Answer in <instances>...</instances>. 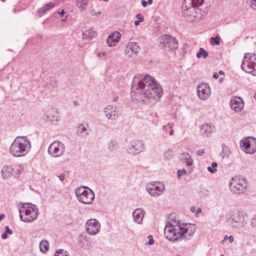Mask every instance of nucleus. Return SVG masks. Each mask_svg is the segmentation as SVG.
Listing matches in <instances>:
<instances>
[{
    "mask_svg": "<svg viewBox=\"0 0 256 256\" xmlns=\"http://www.w3.org/2000/svg\"><path fill=\"white\" fill-rule=\"evenodd\" d=\"M163 90L154 78L149 74H136L132 84L131 96L138 102L154 104L160 100Z\"/></svg>",
    "mask_w": 256,
    "mask_h": 256,
    "instance_id": "nucleus-1",
    "label": "nucleus"
},
{
    "mask_svg": "<svg viewBox=\"0 0 256 256\" xmlns=\"http://www.w3.org/2000/svg\"><path fill=\"white\" fill-rule=\"evenodd\" d=\"M204 3V0H184L182 12L185 18L190 22L199 21L204 13L200 8Z\"/></svg>",
    "mask_w": 256,
    "mask_h": 256,
    "instance_id": "nucleus-2",
    "label": "nucleus"
},
{
    "mask_svg": "<svg viewBox=\"0 0 256 256\" xmlns=\"http://www.w3.org/2000/svg\"><path fill=\"white\" fill-rule=\"evenodd\" d=\"M31 148V143L26 136H17L12 143L10 154L14 157L20 158L26 156Z\"/></svg>",
    "mask_w": 256,
    "mask_h": 256,
    "instance_id": "nucleus-3",
    "label": "nucleus"
},
{
    "mask_svg": "<svg viewBox=\"0 0 256 256\" xmlns=\"http://www.w3.org/2000/svg\"><path fill=\"white\" fill-rule=\"evenodd\" d=\"M19 213L20 220L26 223L33 222L39 214L37 206L29 203L22 204V207L19 209Z\"/></svg>",
    "mask_w": 256,
    "mask_h": 256,
    "instance_id": "nucleus-4",
    "label": "nucleus"
},
{
    "mask_svg": "<svg viewBox=\"0 0 256 256\" xmlns=\"http://www.w3.org/2000/svg\"><path fill=\"white\" fill-rule=\"evenodd\" d=\"M164 231V236L168 240L173 242H176L178 240H181L178 221L171 220L168 222L165 226Z\"/></svg>",
    "mask_w": 256,
    "mask_h": 256,
    "instance_id": "nucleus-5",
    "label": "nucleus"
},
{
    "mask_svg": "<svg viewBox=\"0 0 256 256\" xmlns=\"http://www.w3.org/2000/svg\"><path fill=\"white\" fill-rule=\"evenodd\" d=\"M75 194L78 200L86 204H92L94 198V194L92 190L86 186H80L75 190Z\"/></svg>",
    "mask_w": 256,
    "mask_h": 256,
    "instance_id": "nucleus-6",
    "label": "nucleus"
},
{
    "mask_svg": "<svg viewBox=\"0 0 256 256\" xmlns=\"http://www.w3.org/2000/svg\"><path fill=\"white\" fill-rule=\"evenodd\" d=\"M240 67L246 72L256 76V54L246 53Z\"/></svg>",
    "mask_w": 256,
    "mask_h": 256,
    "instance_id": "nucleus-7",
    "label": "nucleus"
},
{
    "mask_svg": "<svg viewBox=\"0 0 256 256\" xmlns=\"http://www.w3.org/2000/svg\"><path fill=\"white\" fill-rule=\"evenodd\" d=\"M247 182L245 178L238 176L232 178L229 183L230 191L235 194H241L246 191Z\"/></svg>",
    "mask_w": 256,
    "mask_h": 256,
    "instance_id": "nucleus-8",
    "label": "nucleus"
},
{
    "mask_svg": "<svg viewBox=\"0 0 256 256\" xmlns=\"http://www.w3.org/2000/svg\"><path fill=\"white\" fill-rule=\"evenodd\" d=\"M178 222L181 240L183 239L189 240L194 235L196 230L194 224L190 223H183Z\"/></svg>",
    "mask_w": 256,
    "mask_h": 256,
    "instance_id": "nucleus-9",
    "label": "nucleus"
},
{
    "mask_svg": "<svg viewBox=\"0 0 256 256\" xmlns=\"http://www.w3.org/2000/svg\"><path fill=\"white\" fill-rule=\"evenodd\" d=\"M160 46L168 50H174L178 48V42L175 38L164 34L159 38Z\"/></svg>",
    "mask_w": 256,
    "mask_h": 256,
    "instance_id": "nucleus-10",
    "label": "nucleus"
},
{
    "mask_svg": "<svg viewBox=\"0 0 256 256\" xmlns=\"http://www.w3.org/2000/svg\"><path fill=\"white\" fill-rule=\"evenodd\" d=\"M146 190L150 196L158 197L164 192L165 186L161 182H155L147 184Z\"/></svg>",
    "mask_w": 256,
    "mask_h": 256,
    "instance_id": "nucleus-11",
    "label": "nucleus"
},
{
    "mask_svg": "<svg viewBox=\"0 0 256 256\" xmlns=\"http://www.w3.org/2000/svg\"><path fill=\"white\" fill-rule=\"evenodd\" d=\"M240 146L246 153L253 154L256 152V139L254 138H246L240 141Z\"/></svg>",
    "mask_w": 256,
    "mask_h": 256,
    "instance_id": "nucleus-12",
    "label": "nucleus"
},
{
    "mask_svg": "<svg viewBox=\"0 0 256 256\" xmlns=\"http://www.w3.org/2000/svg\"><path fill=\"white\" fill-rule=\"evenodd\" d=\"M64 144L61 142L56 140L50 145L48 152L53 156L58 157L64 154Z\"/></svg>",
    "mask_w": 256,
    "mask_h": 256,
    "instance_id": "nucleus-13",
    "label": "nucleus"
},
{
    "mask_svg": "<svg viewBox=\"0 0 256 256\" xmlns=\"http://www.w3.org/2000/svg\"><path fill=\"white\" fill-rule=\"evenodd\" d=\"M144 144L142 140H134L128 146L126 150L129 154H138L144 150Z\"/></svg>",
    "mask_w": 256,
    "mask_h": 256,
    "instance_id": "nucleus-14",
    "label": "nucleus"
},
{
    "mask_svg": "<svg viewBox=\"0 0 256 256\" xmlns=\"http://www.w3.org/2000/svg\"><path fill=\"white\" fill-rule=\"evenodd\" d=\"M86 231L90 235H96L99 232L100 228V224L96 219L88 220L86 224Z\"/></svg>",
    "mask_w": 256,
    "mask_h": 256,
    "instance_id": "nucleus-15",
    "label": "nucleus"
},
{
    "mask_svg": "<svg viewBox=\"0 0 256 256\" xmlns=\"http://www.w3.org/2000/svg\"><path fill=\"white\" fill-rule=\"evenodd\" d=\"M197 94L199 98L203 100H206L210 95V88L206 83H201L197 87Z\"/></svg>",
    "mask_w": 256,
    "mask_h": 256,
    "instance_id": "nucleus-16",
    "label": "nucleus"
},
{
    "mask_svg": "<svg viewBox=\"0 0 256 256\" xmlns=\"http://www.w3.org/2000/svg\"><path fill=\"white\" fill-rule=\"evenodd\" d=\"M246 224L244 214L242 212H238L232 216V224L235 228H242Z\"/></svg>",
    "mask_w": 256,
    "mask_h": 256,
    "instance_id": "nucleus-17",
    "label": "nucleus"
},
{
    "mask_svg": "<svg viewBox=\"0 0 256 256\" xmlns=\"http://www.w3.org/2000/svg\"><path fill=\"white\" fill-rule=\"evenodd\" d=\"M232 110L236 112H241L244 108V102L242 98L238 96L232 97L230 102Z\"/></svg>",
    "mask_w": 256,
    "mask_h": 256,
    "instance_id": "nucleus-18",
    "label": "nucleus"
},
{
    "mask_svg": "<svg viewBox=\"0 0 256 256\" xmlns=\"http://www.w3.org/2000/svg\"><path fill=\"white\" fill-rule=\"evenodd\" d=\"M116 109V106L114 107L111 104L106 106L104 109L106 117L110 120H115L118 116Z\"/></svg>",
    "mask_w": 256,
    "mask_h": 256,
    "instance_id": "nucleus-19",
    "label": "nucleus"
},
{
    "mask_svg": "<svg viewBox=\"0 0 256 256\" xmlns=\"http://www.w3.org/2000/svg\"><path fill=\"white\" fill-rule=\"evenodd\" d=\"M140 50V46L137 43L130 42L126 46L125 52L128 56L132 57L133 55L138 54Z\"/></svg>",
    "mask_w": 256,
    "mask_h": 256,
    "instance_id": "nucleus-20",
    "label": "nucleus"
},
{
    "mask_svg": "<svg viewBox=\"0 0 256 256\" xmlns=\"http://www.w3.org/2000/svg\"><path fill=\"white\" fill-rule=\"evenodd\" d=\"M14 172V169L10 165L4 166L0 170V176L2 180H6L11 178Z\"/></svg>",
    "mask_w": 256,
    "mask_h": 256,
    "instance_id": "nucleus-21",
    "label": "nucleus"
},
{
    "mask_svg": "<svg viewBox=\"0 0 256 256\" xmlns=\"http://www.w3.org/2000/svg\"><path fill=\"white\" fill-rule=\"evenodd\" d=\"M122 34L118 31H114L110 34L107 38L106 42L109 46H115L120 41Z\"/></svg>",
    "mask_w": 256,
    "mask_h": 256,
    "instance_id": "nucleus-22",
    "label": "nucleus"
},
{
    "mask_svg": "<svg viewBox=\"0 0 256 256\" xmlns=\"http://www.w3.org/2000/svg\"><path fill=\"white\" fill-rule=\"evenodd\" d=\"M144 215V212L142 208H136L132 212L134 220L138 224H142Z\"/></svg>",
    "mask_w": 256,
    "mask_h": 256,
    "instance_id": "nucleus-23",
    "label": "nucleus"
},
{
    "mask_svg": "<svg viewBox=\"0 0 256 256\" xmlns=\"http://www.w3.org/2000/svg\"><path fill=\"white\" fill-rule=\"evenodd\" d=\"M214 130V126L210 124H204L200 128V133L204 136H210Z\"/></svg>",
    "mask_w": 256,
    "mask_h": 256,
    "instance_id": "nucleus-24",
    "label": "nucleus"
},
{
    "mask_svg": "<svg viewBox=\"0 0 256 256\" xmlns=\"http://www.w3.org/2000/svg\"><path fill=\"white\" fill-rule=\"evenodd\" d=\"M180 158L183 163L186 164L188 166H192L194 164V160L188 153H182L180 156Z\"/></svg>",
    "mask_w": 256,
    "mask_h": 256,
    "instance_id": "nucleus-25",
    "label": "nucleus"
},
{
    "mask_svg": "<svg viewBox=\"0 0 256 256\" xmlns=\"http://www.w3.org/2000/svg\"><path fill=\"white\" fill-rule=\"evenodd\" d=\"M46 114L47 119L50 122L56 121L58 120V112L54 108H48Z\"/></svg>",
    "mask_w": 256,
    "mask_h": 256,
    "instance_id": "nucleus-26",
    "label": "nucleus"
},
{
    "mask_svg": "<svg viewBox=\"0 0 256 256\" xmlns=\"http://www.w3.org/2000/svg\"><path fill=\"white\" fill-rule=\"evenodd\" d=\"M96 36V32L93 29L86 30L82 33V39L90 40Z\"/></svg>",
    "mask_w": 256,
    "mask_h": 256,
    "instance_id": "nucleus-27",
    "label": "nucleus"
},
{
    "mask_svg": "<svg viewBox=\"0 0 256 256\" xmlns=\"http://www.w3.org/2000/svg\"><path fill=\"white\" fill-rule=\"evenodd\" d=\"M54 6L55 4L54 3L50 2L49 4H46L42 8H39L38 10L39 16H41L44 12L52 9Z\"/></svg>",
    "mask_w": 256,
    "mask_h": 256,
    "instance_id": "nucleus-28",
    "label": "nucleus"
},
{
    "mask_svg": "<svg viewBox=\"0 0 256 256\" xmlns=\"http://www.w3.org/2000/svg\"><path fill=\"white\" fill-rule=\"evenodd\" d=\"M44 86L49 90H52L56 86V82L54 78H48L44 84Z\"/></svg>",
    "mask_w": 256,
    "mask_h": 256,
    "instance_id": "nucleus-29",
    "label": "nucleus"
},
{
    "mask_svg": "<svg viewBox=\"0 0 256 256\" xmlns=\"http://www.w3.org/2000/svg\"><path fill=\"white\" fill-rule=\"evenodd\" d=\"M49 244L46 240H42L40 244V248L41 252L43 253H46L48 250Z\"/></svg>",
    "mask_w": 256,
    "mask_h": 256,
    "instance_id": "nucleus-30",
    "label": "nucleus"
},
{
    "mask_svg": "<svg viewBox=\"0 0 256 256\" xmlns=\"http://www.w3.org/2000/svg\"><path fill=\"white\" fill-rule=\"evenodd\" d=\"M88 0H77L76 4L81 10L84 11L86 8Z\"/></svg>",
    "mask_w": 256,
    "mask_h": 256,
    "instance_id": "nucleus-31",
    "label": "nucleus"
},
{
    "mask_svg": "<svg viewBox=\"0 0 256 256\" xmlns=\"http://www.w3.org/2000/svg\"><path fill=\"white\" fill-rule=\"evenodd\" d=\"M108 148L110 151L116 150L118 148V144L114 140H110L108 143Z\"/></svg>",
    "mask_w": 256,
    "mask_h": 256,
    "instance_id": "nucleus-32",
    "label": "nucleus"
},
{
    "mask_svg": "<svg viewBox=\"0 0 256 256\" xmlns=\"http://www.w3.org/2000/svg\"><path fill=\"white\" fill-rule=\"evenodd\" d=\"M24 168L23 166H22V165L18 166L17 168L16 169L15 171L14 172L16 178H20L21 174L24 172Z\"/></svg>",
    "mask_w": 256,
    "mask_h": 256,
    "instance_id": "nucleus-33",
    "label": "nucleus"
},
{
    "mask_svg": "<svg viewBox=\"0 0 256 256\" xmlns=\"http://www.w3.org/2000/svg\"><path fill=\"white\" fill-rule=\"evenodd\" d=\"M208 56V52L204 48H200L199 52L196 54V56L198 58H206Z\"/></svg>",
    "mask_w": 256,
    "mask_h": 256,
    "instance_id": "nucleus-34",
    "label": "nucleus"
},
{
    "mask_svg": "<svg viewBox=\"0 0 256 256\" xmlns=\"http://www.w3.org/2000/svg\"><path fill=\"white\" fill-rule=\"evenodd\" d=\"M218 164L216 162H212L211 166L207 168L208 170L210 173L214 174L217 170Z\"/></svg>",
    "mask_w": 256,
    "mask_h": 256,
    "instance_id": "nucleus-35",
    "label": "nucleus"
},
{
    "mask_svg": "<svg viewBox=\"0 0 256 256\" xmlns=\"http://www.w3.org/2000/svg\"><path fill=\"white\" fill-rule=\"evenodd\" d=\"M69 254L67 251H66L62 249H59L57 250L54 256H68Z\"/></svg>",
    "mask_w": 256,
    "mask_h": 256,
    "instance_id": "nucleus-36",
    "label": "nucleus"
},
{
    "mask_svg": "<svg viewBox=\"0 0 256 256\" xmlns=\"http://www.w3.org/2000/svg\"><path fill=\"white\" fill-rule=\"evenodd\" d=\"M164 158L170 160L172 158V152L170 150H168L164 152Z\"/></svg>",
    "mask_w": 256,
    "mask_h": 256,
    "instance_id": "nucleus-37",
    "label": "nucleus"
},
{
    "mask_svg": "<svg viewBox=\"0 0 256 256\" xmlns=\"http://www.w3.org/2000/svg\"><path fill=\"white\" fill-rule=\"evenodd\" d=\"M220 38L218 36H216V37H212L210 41L212 45L219 46L220 44Z\"/></svg>",
    "mask_w": 256,
    "mask_h": 256,
    "instance_id": "nucleus-38",
    "label": "nucleus"
},
{
    "mask_svg": "<svg viewBox=\"0 0 256 256\" xmlns=\"http://www.w3.org/2000/svg\"><path fill=\"white\" fill-rule=\"evenodd\" d=\"M86 130V128L82 124H79L76 128L77 133L82 134Z\"/></svg>",
    "mask_w": 256,
    "mask_h": 256,
    "instance_id": "nucleus-39",
    "label": "nucleus"
},
{
    "mask_svg": "<svg viewBox=\"0 0 256 256\" xmlns=\"http://www.w3.org/2000/svg\"><path fill=\"white\" fill-rule=\"evenodd\" d=\"M187 174H188V172H187L186 170V169H184V168H182V170H178L177 175H178V178L179 179L181 178V177L182 176L186 175Z\"/></svg>",
    "mask_w": 256,
    "mask_h": 256,
    "instance_id": "nucleus-40",
    "label": "nucleus"
},
{
    "mask_svg": "<svg viewBox=\"0 0 256 256\" xmlns=\"http://www.w3.org/2000/svg\"><path fill=\"white\" fill-rule=\"evenodd\" d=\"M247 2L252 9L256 10V0H247Z\"/></svg>",
    "mask_w": 256,
    "mask_h": 256,
    "instance_id": "nucleus-41",
    "label": "nucleus"
},
{
    "mask_svg": "<svg viewBox=\"0 0 256 256\" xmlns=\"http://www.w3.org/2000/svg\"><path fill=\"white\" fill-rule=\"evenodd\" d=\"M174 126V123H168L166 125L163 126L162 129L164 131L166 132L168 128H172Z\"/></svg>",
    "mask_w": 256,
    "mask_h": 256,
    "instance_id": "nucleus-42",
    "label": "nucleus"
},
{
    "mask_svg": "<svg viewBox=\"0 0 256 256\" xmlns=\"http://www.w3.org/2000/svg\"><path fill=\"white\" fill-rule=\"evenodd\" d=\"M152 0H148V2H146L144 0H141V3L144 8H146L148 4H152Z\"/></svg>",
    "mask_w": 256,
    "mask_h": 256,
    "instance_id": "nucleus-43",
    "label": "nucleus"
},
{
    "mask_svg": "<svg viewBox=\"0 0 256 256\" xmlns=\"http://www.w3.org/2000/svg\"><path fill=\"white\" fill-rule=\"evenodd\" d=\"M148 241L146 243V245H152L154 244L153 237L152 235H149L148 237Z\"/></svg>",
    "mask_w": 256,
    "mask_h": 256,
    "instance_id": "nucleus-44",
    "label": "nucleus"
},
{
    "mask_svg": "<svg viewBox=\"0 0 256 256\" xmlns=\"http://www.w3.org/2000/svg\"><path fill=\"white\" fill-rule=\"evenodd\" d=\"M250 225L252 228H256V215L251 219Z\"/></svg>",
    "mask_w": 256,
    "mask_h": 256,
    "instance_id": "nucleus-45",
    "label": "nucleus"
},
{
    "mask_svg": "<svg viewBox=\"0 0 256 256\" xmlns=\"http://www.w3.org/2000/svg\"><path fill=\"white\" fill-rule=\"evenodd\" d=\"M136 18L140 22H142L144 20V16L141 14H137L136 15Z\"/></svg>",
    "mask_w": 256,
    "mask_h": 256,
    "instance_id": "nucleus-46",
    "label": "nucleus"
},
{
    "mask_svg": "<svg viewBox=\"0 0 256 256\" xmlns=\"http://www.w3.org/2000/svg\"><path fill=\"white\" fill-rule=\"evenodd\" d=\"M5 232L9 234H12L13 232L12 230L11 229H10L8 226H5Z\"/></svg>",
    "mask_w": 256,
    "mask_h": 256,
    "instance_id": "nucleus-47",
    "label": "nucleus"
},
{
    "mask_svg": "<svg viewBox=\"0 0 256 256\" xmlns=\"http://www.w3.org/2000/svg\"><path fill=\"white\" fill-rule=\"evenodd\" d=\"M90 12L92 16H99L101 14L100 12H96L94 10H91Z\"/></svg>",
    "mask_w": 256,
    "mask_h": 256,
    "instance_id": "nucleus-48",
    "label": "nucleus"
},
{
    "mask_svg": "<svg viewBox=\"0 0 256 256\" xmlns=\"http://www.w3.org/2000/svg\"><path fill=\"white\" fill-rule=\"evenodd\" d=\"M197 154L199 156H201L204 155L205 154V152L204 150H200L197 152Z\"/></svg>",
    "mask_w": 256,
    "mask_h": 256,
    "instance_id": "nucleus-49",
    "label": "nucleus"
},
{
    "mask_svg": "<svg viewBox=\"0 0 256 256\" xmlns=\"http://www.w3.org/2000/svg\"><path fill=\"white\" fill-rule=\"evenodd\" d=\"M1 237L4 240H5V239L7 238H8V234H6V232L4 233H3L2 234Z\"/></svg>",
    "mask_w": 256,
    "mask_h": 256,
    "instance_id": "nucleus-50",
    "label": "nucleus"
},
{
    "mask_svg": "<svg viewBox=\"0 0 256 256\" xmlns=\"http://www.w3.org/2000/svg\"><path fill=\"white\" fill-rule=\"evenodd\" d=\"M118 99V96H114L112 98V102H116L117 101Z\"/></svg>",
    "mask_w": 256,
    "mask_h": 256,
    "instance_id": "nucleus-51",
    "label": "nucleus"
},
{
    "mask_svg": "<svg viewBox=\"0 0 256 256\" xmlns=\"http://www.w3.org/2000/svg\"><path fill=\"white\" fill-rule=\"evenodd\" d=\"M60 180L62 181L64 180L65 178V176L64 174H61L58 176Z\"/></svg>",
    "mask_w": 256,
    "mask_h": 256,
    "instance_id": "nucleus-52",
    "label": "nucleus"
},
{
    "mask_svg": "<svg viewBox=\"0 0 256 256\" xmlns=\"http://www.w3.org/2000/svg\"><path fill=\"white\" fill-rule=\"evenodd\" d=\"M228 240L230 243H232L234 240V238L232 236H228Z\"/></svg>",
    "mask_w": 256,
    "mask_h": 256,
    "instance_id": "nucleus-53",
    "label": "nucleus"
},
{
    "mask_svg": "<svg viewBox=\"0 0 256 256\" xmlns=\"http://www.w3.org/2000/svg\"><path fill=\"white\" fill-rule=\"evenodd\" d=\"M213 78L215 79H217L218 78V74L217 73V72H214V74H213V76H212Z\"/></svg>",
    "mask_w": 256,
    "mask_h": 256,
    "instance_id": "nucleus-54",
    "label": "nucleus"
},
{
    "mask_svg": "<svg viewBox=\"0 0 256 256\" xmlns=\"http://www.w3.org/2000/svg\"><path fill=\"white\" fill-rule=\"evenodd\" d=\"M73 104H74V106H78L80 105L78 102V100H74L73 102Z\"/></svg>",
    "mask_w": 256,
    "mask_h": 256,
    "instance_id": "nucleus-55",
    "label": "nucleus"
},
{
    "mask_svg": "<svg viewBox=\"0 0 256 256\" xmlns=\"http://www.w3.org/2000/svg\"><path fill=\"white\" fill-rule=\"evenodd\" d=\"M65 12L64 11L62 10H61V12H58V14L60 15V16H62L64 14Z\"/></svg>",
    "mask_w": 256,
    "mask_h": 256,
    "instance_id": "nucleus-56",
    "label": "nucleus"
},
{
    "mask_svg": "<svg viewBox=\"0 0 256 256\" xmlns=\"http://www.w3.org/2000/svg\"><path fill=\"white\" fill-rule=\"evenodd\" d=\"M170 129H171V130H170V131L169 134H170V136H172V135L174 134V130H173V129H172V128H170Z\"/></svg>",
    "mask_w": 256,
    "mask_h": 256,
    "instance_id": "nucleus-57",
    "label": "nucleus"
},
{
    "mask_svg": "<svg viewBox=\"0 0 256 256\" xmlns=\"http://www.w3.org/2000/svg\"><path fill=\"white\" fill-rule=\"evenodd\" d=\"M5 217V215L4 214H2L0 215V221L2 220Z\"/></svg>",
    "mask_w": 256,
    "mask_h": 256,
    "instance_id": "nucleus-58",
    "label": "nucleus"
},
{
    "mask_svg": "<svg viewBox=\"0 0 256 256\" xmlns=\"http://www.w3.org/2000/svg\"><path fill=\"white\" fill-rule=\"evenodd\" d=\"M140 22H139V20H136V21L134 22V24H135L136 26H138V25L140 24Z\"/></svg>",
    "mask_w": 256,
    "mask_h": 256,
    "instance_id": "nucleus-59",
    "label": "nucleus"
},
{
    "mask_svg": "<svg viewBox=\"0 0 256 256\" xmlns=\"http://www.w3.org/2000/svg\"><path fill=\"white\" fill-rule=\"evenodd\" d=\"M224 72L222 70H220L218 72V74L224 75Z\"/></svg>",
    "mask_w": 256,
    "mask_h": 256,
    "instance_id": "nucleus-60",
    "label": "nucleus"
},
{
    "mask_svg": "<svg viewBox=\"0 0 256 256\" xmlns=\"http://www.w3.org/2000/svg\"><path fill=\"white\" fill-rule=\"evenodd\" d=\"M190 210H191V211H192V212H194V210H195V208H194V207H192V208H190Z\"/></svg>",
    "mask_w": 256,
    "mask_h": 256,
    "instance_id": "nucleus-61",
    "label": "nucleus"
},
{
    "mask_svg": "<svg viewBox=\"0 0 256 256\" xmlns=\"http://www.w3.org/2000/svg\"><path fill=\"white\" fill-rule=\"evenodd\" d=\"M228 239V237L227 236H225L224 237V240H227Z\"/></svg>",
    "mask_w": 256,
    "mask_h": 256,
    "instance_id": "nucleus-62",
    "label": "nucleus"
},
{
    "mask_svg": "<svg viewBox=\"0 0 256 256\" xmlns=\"http://www.w3.org/2000/svg\"><path fill=\"white\" fill-rule=\"evenodd\" d=\"M102 56H106V52H102Z\"/></svg>",
    "mask_w": 256,
    "mask_h": 256,
    "instance_id": "nucleus-63",
    "label": "nucleus"
},
{
    "mask_svg": "<svg viewBox=\"0 0 256 256\" xmlns=\"http://www.w3.org/2000/svg\"><path fill=\"white\" fill-rule=\"evenodd\" d=\"M201 210H201V209H200V208H198V210H197V212H201Z\"/></svg>",
    "mask_w": 256,
    "mask_h": 256,
    "instance_id": "nucleus-64",
    "label": "nucleus"
}]
</instances>
